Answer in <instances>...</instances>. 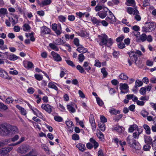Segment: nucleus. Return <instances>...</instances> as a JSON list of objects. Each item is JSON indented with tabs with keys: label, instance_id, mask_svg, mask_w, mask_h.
Returning <instances> with one entry per match:
<instances>
[{
	"label": "nucleus",
	"instance_id": "1",
	"mask_svg": "<svg viewBox=\"0 0 156 156\" xmlns=\"http://www.w3.org/2000/svg\"><path fill=\"white\" fill-rule=\"evenodd\" d=\"M18 132V129L16 126H12L9 124H2L0 126V133L3 135H9Z\"/></svg>",
	"mask_w": 156,
	"mask_h": 156
},
{
	"label": "nucleus",
	"instance_id": "2",
	"mask_svg": "<svg viewBox=\"0 0 156 156\" xmlns=\"http://www.w3.org/2000/svg\"><path fill=\"white\" fill-rule=\"evenodd\" d=\"M127 141L131 147L134 149L133 151L134 153L142 156L143 152L140 150L141 146L138 142L134 140L131 135L128 136Z\"/></svg>",
	"mask_w": 156,
	"mask_h": 156
},
{
	"label": "nucleus",
	"instance_id": "3",
	"mask_svg": "<svg viewBox=\"0 0 156 156\" xmlns=\"http://www.w3.org/2000/svg\"><path fill=\"white\" fill-rule=\"evenodd\" d=\"M127 54L129 55V58H128V62L129 66H131L132 64V62H134L135 64L139 66L142 63V61L141 60H138V57L137 55L139 56L142 55L141 52L139 50H137L135 51H130L128 52Z\"/></svg>",
	"mask_w": 156,
	"mask_h": 156
},
{
	"label": "nucleus",
	"instance_id": "4",
	"mask_svg": "<svg viewBox=\"0 0 156 156\" xmlns=\"http://www.w3.org/2000/svg\"><path fill=\"white\" fill-rule=\"evenodd\" d=\"M98 37L100 40L99 44L101 46L105 45L110 47L113 44L111 38L108 39V37L106 34H102L101 35H98Z\"/></svg>",
	"mask_w": 156,
	"mask_h": 156
},
{
	"label": "nucleus",
	"instance_id": "5",
	"mask_svg": "<svg viewBox=\"0 0 156 156\" xmlns=\"http://www.w3.org/2000/svg\"><path fill=\"white\" fill-rule=\"evenodd\" d=\"M155 28V25L153 22H146L145 26L142 28V31L143 32H150L154 31Z\"/></svg>",
	"mask_w": 156,
	"mask_h": 156
},
{
	"label": "nucleus",
	"instance_id": "6",
	"mask_svg": "<svg viewBox=\"0 0 156 156\" xmlns=\"http://www.w3.org/2000/svg\"><path fill=\"white\" fill-rule=\"evenodd\" d=\"M32 147L27 144L21 145L17 149V151L20 153L23 154L26 153L31 149Z\"/></svg>",
	"mask_w": 156,
	"mask_h": 156
},
{
	"label": "nucleus",
	"instance_id": "7",
	"mask_svg": "<svg viewBox=\"0 0 156 156\" xmlns=\"http://www.w3.org/2000/svg\"><path fill=\"white\" fill-rule=\"evenodd\" d=\"M3 54L6 57V58L9 59L10 61H14L20 58L19 57L16 56V55L13 54L9 53L7 52H6Z\"/></svg>",
	"mask_w": 156,
	"mask_h": 156
},
{
	"label": "nucleus",
	"instance_id": "8",
	"mask_svg": "<svg viewBox=\"0 0 156 156\" xmlns=\"http://www.w3.org/2000/svg\"><path fill=\"white\" fill-rule=\"evenodd\" d=\"M106 18V20L110 23H112L116 21V18L112 12L110 10L108 11V15Z\"/></svg>",
	"mask_w": 156,
	"mask_h": 156
},
{
	"label": "nucleus",
	"instance_id": "9",
	"mask_svg": "<svg viewBox=\"0 0 156 156\" xmlns=\"http://www.w3.org/2000/svg\"><path fill=\"white\" fill-rule=\"evenodd\" d=\"M41 108L49 114L52 111L53 108L52 106L48 104H43L41 106Z\"/></svg>",
	"mask_w": 156,
	"mask_h": 156
},
{
	"label": "nucleus",
	"instance_id": "10",
	"mask_svg": "<svg viewBox=\"0 0 156 156\" xmlns=\"http://www.w3.org/2000/svg\"><path fill=\"white\" fill-rule=\"evenodd\" d=\"M108 9L106 7H104L103 10L98 12L97 15L99 17L102 19L105 18L108 15Z\"/></svg>",
	"mask_w": 156,
	"mask_h": 156
},
{
	"label": "nucleus",
	"instance_id": "11",
	"mask_svg": "<svg viewBox=\"0 0 156 156\" xmlns=\"http://www.w3.org/2000/svg\"><path fill=\"white\" fill-rule=\"evenodd\" d=\"M12 148L8 147L0 149V156H8L9 152H10Z\"/></svg>",
	"mask_w": 156,
	"mask_h": 156
},
{
	"label": "nucleus",
	"instance_id": "12",
	"mask_svg": "<svg viewBox=\"0 0 156 156\" xmlns=\"http://www.w3.org/2000/svg\"><path fill=\"white\" fill-rule=\"evenodd\" d=\"M129 86L126 83H120L119 84V88L121 90V93H125L128 92L129 91Z\"/></svg>",
	"mask_w": 156,
	"mask_h": 156
},
{
	"label": "nucleus",
	"instance_id": "13",
	"mask_svg": "<svg viewBox=\"0 0 156 156\" xmlns=\"http://www.w3.org/2000/svg\"><path fill=\"white\" fill-rule=\"evenodd\" d=\"M51 55L52 56L54 60L56 62H60L62 60V58L60 55L52 51L51 53Z\"/></svg>",
	"mask_w": 156,
	"mask_h": 156
},
{
	"label": "nucleus",
	"instance_id": "14",
	"mask_svg": "<svg viewBox=\"0 0 156 156\" xmlns=\"http://www.w3.org/2000/svg\"><path fill=\"white\" fill-rule=\"evenodd\" d=\"M51 31V29L50 28L45 26H43L41 28V33L42 35L49 34Z\"/></svg>",
	"mask_w": 156,
	"mask_h": 156
},
{
	"label": "nucleus",
	"instance_id": "15",
	"mask_svg": "<svg viewBox=\"0 0 156 156\" xmlns=\"http://www.w3.org/2000/svg\"><path fill=\"white\" fill-rule=\"evenodd\" d=\"M79 35L83 37H87L89 36V33L87 32L85 29L82 28L80 29V32L79 33Z\"/></svg>",
	"mask_w": 156,
	"mask_h": 156
},
{
	"label": "nucleus",
	"instance_id": "16",
	"mask_svg": "<svg viewBox=\"0 0 156 156\" xmlns=\"http://www.w3.org/2000/svg\"><path fill=\"white\" fill-rule=\"evenodd\" d=\"M66 124L69 129V131L72 132L73 131L74 125L72 121H68L66 122Z\"/></svg>",
	"mask_w": 156,
	"mask_h": 156
},
{
	"label": "nucleus",
	"instance_id": "17",
	"mask_svg": "<svg viewBox=\"0 0 156 156\" xmlns=\"http://www.w3.org/2000/svg\"><path fill=\"white\" fill-rule=\"evenodd\" d=\"M127 11L130 14H133L134 15L139 13V11L136 8L129 7L127 8Z\"/></svg>",
	"mask_w": 156,
	"mask_h": 156
},
{
	"label": "nucleus",
	"instance_id": "18",
	"mask_svg": "<svg viewBox=\"0 0 156 156\" xmlns=\"http://www.w3.org/2000/svg\"><path fill=\"white\" fill-rule=\"evenodd\" d=\"M75 106L74 104H69L67 105V108L70 112L73 113L76 112Z\"/></svg>",
	"mask_w": 156,
	"mask_h": 156
},
{
	"label": "nucleus",
	"instance_id": "19",
	"mask_svg": "<svg viewBox=\"0 0 156 156\" xmlns=\"http://www.w3.org/2000/svg\"><path fill=\"white\" fill-rule=\"evenodd\" d=\"M24 66L28 69L32 68L34 66L33 63L31 62L25 61L23 62Z\"/></svg>",
	"mask_w": 156,
	"mask_h": 156
},
{
	"label": "nucleus",
	"instance_id": "20",
	"mask_svg": "<svg viewBox=\"0 0 156 156\" xmlns=\"http://www.w3.org/2000/svg\"><path fill=\"white\" fill-rule=\"evenodd\" d=\"M66 41L64 39V38L62 37L61 39H58L55 40V43L57 45H60L65 43Z\"/></svg>",
	"mask_w": 156,
	"mask_h": 156
},
{
	"label": "nucleus",
	"instance_id": "21",
	"mask_svg": "<svg viewBox=\"0 0 156 156\" xmlns=\"http://www.w3.org/2000/svg\"><path fill=\"white\" fill-rule=\"evenodd\" d=\"M114 130L118 132L119 133H122L124 131V128L119 126H116L113 128Z\"/></svg>",
	"mask_w": 156,
	"mask_h": 156
},
{
	"label": "nucleus",
	"instance_id": "22",
	"mask_svg": "<svg viewBox=\"0 0 156 156\" xmlns=\"http://www.w3.org/2000/svg\"><path fill=\"white\" fill-rule=\"evenodd\" d=\"M16 107L20 111L22 115H26L27 114L26 110L19 105H16Z\"/></svg>",
	"mask_w": 156,
	"mask_h": 156
},
{
	"label": "nucleus",
	"instance_id": "23",
	"mask_svg": "<svg viewBox=\"0 0 156 156\" xmlns=\"http://www.w3.org/2000/svg\"><path fill=\"white\" fill-rule=\"evenodd\" d=\"M125 4L127 6H134L136 5L134 0H127Z\"/></svg>",
	"mask_w": 156,
	"mask_h": 156
},
{
	"label": "nucleus",
	"instance_id": "24",
	"mask_svg": "<svg viewBox=\"0 0 156 156\" xmlns=\"http://www.w3.org/2000/svg\"><path fill=\"white\" fill-rule=\"evenodd\" d=\"M144 140L146 143L148 144H152V139L151 136H144Z\"/></svg>",
	"mask_w": 156,
	"mask_h": 156
},
{
	"label": "nucleus",
	"instance_id": "25",
	"mask_svg": "<svg viewBox=\"0 0 156 156\" xmlns=\"http://www.w3.org/2000/svg\"><path fill=\"white\" fill-rule=\"evenodd\" d=\"M87 49L84 47L82 45L79 43V52L82 53H85L87 52Z\"/></svg>",
	"mask_w": 156,
	"mask_h": 156
},
{
	"label": "nucleus",
	"instance_id": "26",
	"mask_svg": "<svg viewBox=\"0 0 156 156\" xmlns=\"http://www.w3.org/2000/svg\"><path fill=\"white\" fill-rule=\"evenodd\" d=\"M62 32V28L61 26L60 23H58L57 27L55 33L57 35H60Z\"/></svg>",
	"mask_w": 156,
	"mask_h": 156
},
{
	"label": "nucleus",
	"instance_id": "27",
	"mask_svg": "<svg viewBox=\"0 0 156 156\" xmlns=\"http://www.w3.org/2000/svg\"><path fill=\"white\" fill-rule=\"evenodd\" d=\"M51 0H44L41 2L40 5L41 6L48 5L51 4Z\"/></svg>",
	"mask_w": 156,
	"mask_h": 156
},
{
	"label": "nucleus",
	"instance_id": "28",
	"mask_svg": "<svg viewBox=\"0 0 156 156\" xmlns=\"http://www.w3.org/2000/svg\"><path fill=\"white\" fill-rule=\"evenodd\" d=\"M55 83L53 82H50L48 83V87L49 88L53 89L56 90H58L57 87L55 85Z\"/></svg>",
	"mask_w": 156,
	"mask_h": 156
},
{
	"label": "nucleus",
	"instance_id": "29",
	"mask_svg": "<svg viewBox=\"0 0 156 156\" xmlns=\"http://www.w3.org/2000/svg\"><path fill=\"white\" fill-rule=\"evenodd\" d=\"M23 29L24 31H29L30 30L31 27L29 24L25 23L23 26Z\"/></svg>",
	"mask_w": 156,
	"mask_h": 156
},
{
	"label": "nucleus",
	"instance_id": "30",
	"mask_svg": "<svg viewBox=\"0 0 156 156\" xmlns=\"http://www.w3.org/2000/svg\"><path fill=\"white\" fill-rule=\"evenodd\" d=\"M49 46L51 48L56 51H58L59 50L58 47L54 43H50L49 44Z\"/></svg>",
	"mask_w": 156,
	"mask_h": 156
},
{
	"label": "nucleus",
	"instance_id": "31",
	"mask_svg": "<svg viewBox=\"0 0 156 156\" xmlns=\"http://www.w3.org/2000/svg\"><path fill=\"white\" fill-rule=\"evenodd\" d=\"M0 76L5 79L7 78L8 75L5 71L1 69L0 70Z\"/></svg>",
	"mask_w": 156,
	"mask_h": 156
},
{
	"label": "nucleus",
	"instance_id": "32",
	"mask_svg": "<svg viewBox=\"0 0 156 156\" xmlns=\"http://www.w3.org/2000/svg\"><path fill=\"white\" fill-rule=\"evenodd\" d=\"M90 141L92 144H94V148L96 149L97 148L98 146V143L93 138H91L90 139Z\"/></svg>",
	"mask_w": 156,
	"mask_h": 156
},
{
	"label": "nucleus",
	"instance_id": "33",
	"mask_svg": "<svg viewBox=\"0 0 156 156\" xmlns=\"http://www.w3.org/2000/svg\"><path fill=\"white\" fill-rule=\"evenodd\" d=\"M143 127L145 130L146 133L148 134H150L151 133V128L147 124H144Z\"/></svg>",
	"mask_w": 156,
	"mask_h": 156
},
{
	"label": "nucleus",
	"instance_id": "34",
	"mask_svg": "<svg viewBox=\"0 0 156 156\" xmlns=\"http://www.w3.org/2000/svg\"><path fill=\"white\" fill-rule=\"evenodd\" d=\"M7 13V10L6 8H1L0 9V17L4 16Z\"/></svg>",
	"mask_w": 156,
	"mask_h": 156
},
{
	"label": "nucleus",
	"instance_id": "35",
	"mask_svg": "<svg viewBox=\"0 0 156 156\" xmlns=\"http://www.w3.org/2000/svg\"><path fill=\"white\" fill-rule=\"evenodd\" d=\"M137 128H138V126L136 124L131 125L128 129L129 132L130 133L133 132L134 130Z\"/></svg>",
	"mask_w": 156,
	"mask_h": 156
},
{
	"label": "nucleus",
	"instance_id": "36",
	"mask_svg": "<svg viewBox=\"0 0 156 156\" xmlns=\"http://www.w3.org/2000/svg\"><path fill=\"white\" fill-rule=\"evenodd\" d=\"M8 109V106L0 102V111H4Z\"/></svg>",
	"mask_w": 156,
	"mask_h": 156
},
{
	"label": "nucleus",
	"instance_id": "37",
	"mask_svg": "<svg viewBox=\"0 0 156 156\" xmlns=\"http://www.w3.org/2000/svg\"><path fill=\"white\" fill-rule=\"evenodd\" d=\"M143 82L140 81L139 80H136L135 82V87L136 88H137L138 87H140L143 85Z\"/></svg>",
	"mask_w": 156,
	"mask_h": 156
},
{
	"label": "nucleus",
	"instance_id": "38",
	"mask_svg": "<svg viewBox=\"0 0 156 156\" xmlns=\"http://www.w3.org/2000/svg\"><path fill=\"white\" fill-rule=\"evenodd\" d=\"M147 35L145 34H142L140 36V39H139L138 40H141L142 42H144L146 40Z\"/></svg>",
	"mask_w": 156,
	"mask_h": 156
},
{
	"label": "nucleus",
	"instance_id": "39",
	"mask_svg": "<svg viewBox=\"0 0 156 156\" xmlns=\"http://www.w3.org/2000/svg\"><path fill=\"white\" fill-rule=\"evenodd\" d=\"M119 77L121 80H126L128 78V76L124 73H121L119 75Z\"/></svg>",
	"mask_w": 156,
	"mask_h": 156
},
{
	"label": "nucleus",
	"instance_id": "40",
	"mask_svg": "<svg viewBox=\"0 0 156 156\" xmlns=\"http://www.w3.org/2000/svg\"><path fill=\"white\" fill-rule=\"evenodd\" d=\"M141 133V132H140L138 129H137V131L136 132H135L133 133V138L138 139L139 137V135Z\"/></svg>",
	"mask_w": 156,
	"mask_h": 156
},
{
	"label": "nucleus",
	"instance_id": "41",
	"mask_svg": "<svg viewBox=\"0 0 156 156\" xmlns=\"http://www.w3.org/2000/svg\"><path fill=\"white\" fill-rule=\"evenodd\" d=\"M14 101V99L11 97H8L6 99L5 102L6 103L9 104L12 103Z\"/></svg>",
	"mask_w": 156,
	"mask_h": 156
},
{
	"label": "nucleus",
	"instance_id": "42",
	"mask_svg": "<svg viewBox=\"0 0 156 156\" xmlns=\"http://www.w3.org/2000/svg\"><path fill=\"white\" fill-rule=\"evenodd\" d=\"M58 18L59 21L62 23L65 22L66 19V17L62 15L59 16Z\"/></svg>",
	"mask_w": 156,
	"mask_h": 156
},
{
	"label": "nucleus",
	"instance_id": "43",
	"mask_svg": "<svg viewBox=\"0 0 156 156\" xmlns=\"http://www.w3.org/2000/svg\"><path fill=\"white\" fill-rule=\"evenodd\" d=\"M154 140L152 142V148L154 150H156V136H155L154 137Z\"/></svg>",
	"mask_w": 156,
	"mask_h": 156
},
{
	"label": "nucleus",
	"instance_id": "44",
	"mask_svg": "<svg viewBox=\"0 0 156 156\" xmlns=\"http://www.w3.org/2000/svg\"><path fill=\"white\" fill-rule=\"evenodd\" d=\"M91 20L94 23L97 25H99V24L101 23L100 20H98L95 17L92 18Z\"/></svg>",
	"mask_w": 156,
	"mask_h": 156
},
{
	"label": "nucleus",
	"instance_id": "45",
	"mask_svg": "<svg viewBox=\"0 0 156 156\" xmlns=\"http://www.w3.org/2000/svg\"><path fill=\"white\" fill-rule=\"evenodd\" d=\"M140 94L141 95H144L146 93V89L145 87H142L140 90Z\"/></svg>",
	"mask_w": 156,
	"mask_h": 156
},
{
	"label": "nucleus",
	"instance_id": "46",
	"mask_svg": "<svg viewBox=\"0 0 156 156\" xmlns=\"http://www.w3.org/2000/svg\"><path fill=\"white\" fill-rule=\"evenodd\" d=\"M86 149V147L84 144H79V149L83 152Z\"/></svg>",
	"mask_w": 156,
	"mask_h": 156
},
{
	"label": "nucleus",
	"instance_id": "47",
	"mask_svg": "<svg viewBox=\"0 0 156 156\" xmlns=\"http://www.w3.org/2000/svg\"><path fill=\"white\" fill-rule=\"evenodd\" d=\"M23 156H37V155L36 153H35L34 151V150H32L28 154Z\"/></svg>",
	"mask_w": 156,
	"mask_h": 156
},
{
	"label": "nucleus",
	"instance_id": "48",
	"mask_svg": "<svg viewBox=\"0 0 156 156\" xmlns=\"http://www.w3.org/2000/svg\"><path fill=\"white\" fill-rule=\"evenodd\" d=\"M96 99L97 103L99 105L102 106L103 105L104 103L103 101L100 99L99 97H96Z\"/></svg>",
	"mask_w": 156,
	"mask_h": 156
},
{
	"label": "nucleus",
	"instance_id": "49",
	"mask_svg": "<svg viewBox=\"0 0 156 156\" xmlns=\"http://www.w3.org/2000/svg\"><path fill=\"white\" fill-rule=\"evenodd\" d=\"M34 77L36 80L39 81H41L42 80L43 78L42 75L37 74H35L34 75Z\"/></svg>",
	"mask_w": 156,
	"mask_h": 156
},
{
	"label": "nucleus",
	"instance_id": "50",
	"mask_svg": "<svg viewBox=\"0 0 156 156\" xmlns=\"http://www.w3.org/2000/svg\"><path fill=\"white\" fill-rule=\"evenodd\" d=\"M83 66L87 71L91 69L90 67L89 66L88 63L87 62H84Z\"/></svg>",
	"mask_w": 156,
	"mask_h": 156
},
{
	"label": "nucleus",
	"instance_id": "51",
	"mask_svg": "<svg viewBox=\"0 0 156 156\" xmlns=\"http://www.w3.org/2000/svg\"><path fill=\"white\" fill-rule=\"evenodd\" d=\"M101 72L103 74L104 77H105L107 76L108 75V73L107 72L105 68H102L101 69Z\"/></svg>",
	"mask_w": 156,
	"mask_h": 156
},
{
	"label": "nucleus",
	"instance_id": "52",
	"mask_svg": "<svg viewBox=\"0 0 156 156\" xmlns=\"http://www.w3.org/2000/svg\"><path fill=\"white\" fill-rule=\"evenodd\" d=\"M99 127L101 130L102 131H104L105 129V125L104 123H102L98 124Z\"/></svg>",
	"mask_w": 156,
	"mask_h": 156
},
{
	"label": "nucleus",
	"instance_id": "53",
	"mask_svg": "<svg viewBox=\"0 0 156 156\" xmlns=\"http://www.w3.org/2000/svg\"><path fill=\"white\" fill-rule=\"evenodd\" d=\"M109 112L112 114L116 115L120 113V111L119 110H116L115 109H112L109 111Z\"/></svg>",
	"mask_w": 156,
	"mask_h": 156
},
{
	"label": "nucleus",
	"instance_id": "54",
	"mask_svg": "<svg viewBox=\"0 0 156 156\" xmlns=\"http://www.w3.org/2000/svg\"><path fill=\"white\" fill-rule=\"evenodd\" d=\"M85 59V57L84 55L82 54H80L79 55V61L80 62H82Z\"/></svg>",
	"mask_w": 156,
	"mask_h": 156
},
{
	"label": "nucleus",
	"instance_id": "55",
	"mask_svg": "<svg viewBox=\"0 0 156 156\" xmlns=\"http://www.w3.org/2000/svg\"><path fill=\"white\" fill-rule=\"evenodd\" d=\"M93 130H95L96 129V126L95 125V121L94 120L90 121Z\"/></svg>",
	"mask_w": 156,
	"mask_h": 156
},
{
	"label": "nucleus",
	"instance_id": "56",
	"mask_svg": "<svg viewBox=\"0 0 156 156\" xmlns=\"http://www.w3.org/2000/svg\"><path fill=\"white\" fill-rule=\"evenodd\" d=\"M97 135L99 139L102 140L104 139V136L102 132H100L97 133Z\"/></svg>",
	"mask_w": 156,
	"mask_h": 156
},
{
	"label": "nucleus",
	"instance_id": "57",
	"mask_svg": "<svg viewBox=\"0 0 156 156\" xmlns=\"http://www.w3.org/2000/svg\"><path fill=\"white\" fill-rule=\"evenodd\" d=\"M24 140H25V138L24 137H22L20 139L19 141H18L16 143L14 144H12V146H15V145H17V144H20V143H22V142Z\"/></svg>",
	"mask_w": 156,
	"mask_h": 156
},
{
	"label": "nucleus",
	"instance_id": "58",
	"mask_svg": "<svg viewBox=\"0 0 156 156\" xmlns=\"http://www.w3.org/2000/svg\"><path fill=\"white\" fill-rule=\"evenodd\" d=\"M150 0H144L143 2V5L144 7L148 6L150 5Z\"/></svg>",
	"mask_w": 156,
	"mask_h": 156
},
{
	"label": "nucleus",
	"instance_id": "59",
	"mask_svg": "<svg viewBox=\"0 0 156 156\" xmlns=\"http://www.w3.org/2000/svg\"><path fill=\"white\" fill-rule=\"evenodd\" d=\"M141 115L144 117H146L148 114V113L146 111L143 110L141 112Z\"/></svg>",
	"mask_w": 156,
	"mask_h": 156
},
{
	"label": "nucleus",
	"instance_id": "60",
	"mask_svg": "<svg viewBox=\"0 0 156 156\" xmlns=\"http://www.w3.org/2000/svg\"><path fill=\"white\" fill-rule=\"evenodd\" d=\"M54 119L55 121L58 122H61L62 121V118L57 116H54Z\"/></svg>",
	"mask_w": 156,
	"mask_h": 156
},
{
	"label": "nucleus",
	"instance_id": "61",
	"mask_svg": "<svg viewBox=\"0 0 156 156\" xmlns=\"http://www.w3.org/2000/svg\"><path fill=\"white\" fill-rule=\"evenodd\" d=\"M34 89L33 88L30 87L27 89V91L28 93L32 94L34 92Z\"/></svg>",
	"mask_w": 156,
	"mask_h": 156
},
{
	"label": "nucleus",
	"instance_id": "62",
	"mask_svg": "<svg viewBox=\"0 0 156 156\" xmlns=\"http://www.w3.org/2000/svg\"><path fill=\"white\" fill-rule=\"evenodd\" d=\"M103 9V6L101 5H97L95 7V9L97 12L101 10L102 9Z\"/></svg>",
	"mask_w": 156,
	"mask_h": 156
},
{
	"label": "nucleus",
	"instance_id": "63",
	"mask_svg": "<svg viewBox=\"0 0 156 156\" xmlns=\"http://www.w3.org/2000/svg\"><path fill=\"white\" fill-rule=\"evenodd\" d=\"M79 94L80 97L82 98L83 99L85 98V95L83 92L80 90H79Z\"/></svg>",
	"mask_w": 156,
	"mask_h": 156
},
{
	"label": "nucleus",
	"instance_id": "64",
	"mask_svg": "<svg viewBox=\"0 0 156 156\" xmlns=\"http://www.w3.org/2000/svg\"><path fill=\"white\" fill-rule=\"evenodd\" d=\"M124 38V37L123 35H121L119 37L116 38V41L117 42L121 41Z\"/></svg>",
	"mask_w": 156,
	"mask_h": 156
}]
</instances>
